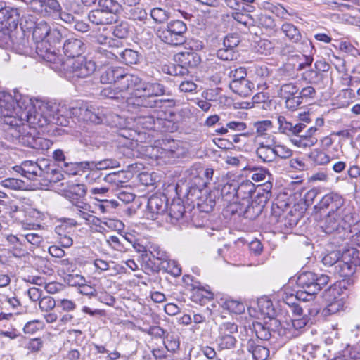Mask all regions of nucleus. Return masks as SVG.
I'll list each match as a JSON object with an SVG mask.
<instances>
[{
    "label": "nucleus",
    "instance_id": "nucleus-47",
    "mask_svg": "<svg viewBox=\"0 0 360 360\" xmlns=\"http://www.w3.org/2000/svg\"><path fill=\"white\" fill-rule=\"evenodd\" d=\"M274 151V147L257 148L256 153L263 162H271L276 159Z\"/></svg>",
    "mask_w": 360,
    "mask_h": 360
},
{
    "label": "nucleus",
    "instance_id": "nucleus-4",
    "mask_svg": "<svg viewBox=\"0 0 360 360\" xmlns=\"http://www.w3.org/2000/svg\"><path fill=\"white\" fill-rule=\"evenodd\" d=\"M6 131L13 141H18L23 146L36 150H46L53 144L49 139L36 136L37 134L36 129L30 128L28 125L20 126L18 128H7Z\"/></svg>",
    "mask_w": 360,
    "mask_h": 360
},
{
    "label": "nucleus",
    "instance_id": "nucleus-48",
    "mask_svg": "<svg viewBox=\"0 0 360 360\" xmlns=\"http://www.w3.org/2000/svg\"><path fill=\"white\" fill-rule=\"evenodd\" d=\"M328 304L323 310L324 316H328L336 314L343 309L345 305L344 299H338L333 302H327Z\"/></svg>",
    "mask_w": 360,
    "mask_h": 360
},
{
    "label": "nucleus",
    "instance_id": "nucleus-28",
    "mask_svg": "<svg viewBox=\"0 0 360 360\" xmlns=\"http://www.w3.org/2000/svg\"><path fill=\"white\" fill-rule=\"evenodd\" d=\"M175 60L183 67L195 68L200 63V57L195 51L181 52L176 55Z\"/></svg>",
    "mask_w": 360,
    "mask_h": 360
},
{
    "label": "nucleus",
    "instance_id": "nucleus-17",
    "mask_svg": "<svg viewBox=\"0 0 360 360\" xmlns=\"http://www.w3.org/2000/svg\"><path fill=\"white\" fill-rule=\"evenodd\" d=\"M167 207L166 196L163 195H153L149 198L146 212L148 219L155 220L158 216L165 212Z\"/></svg>",
    "mask_w": 360,
    "mask_h": 360
},
{
    "label": "nucleus",
    "instance_id": "nucleus-7",
    "mask_svg": "<svg viewBox=\"0 0 360 360\" xmlns=\"http://www.w3.org/2000/svg\"><path fill=\"white\" fill-rule=\"evenodd\" d=\"M187 26L180 20H172L157 30L158 37L165 43L179 46L185 42Z\"/></svg>",
    "mask_w": 360,
    "mask_h": 360
},
{
    "label": "nucleus",
    "instance_id": "nucleus-45",
    "mask_svg": "<svg viewBox=\"0 0 360 360\" xmlns=\"http://www.w3.org/2000/svg\"><path fill=\"white\" fill-rule=\"evenodd\" d=\"M184 206L179 202H173L169 208L168 217L171 223H175L181 219L184 214Z\"/></svg>",
    "mask_w": 360,
    "mask_h": 360
},
{
    "label": "nucleus",
    "instance_id": "nucleus-53",
    "mask_svg": "<svg viewBox=\"0 0 360 360\" xmlns=\"http://www.w3.org/2000/svg\"><path fill=\"white\" fill-rule=\"evenodd\" d=\"M311 160L317 165H323L330 162V157L323 151L314 150L309 155Z\"/></svg>",
    "mask_w": 360,
    "mask_h": 360
},
{
    "label": "nucleus",
    "instance_id": "nucleus-18",
    "mask_svg": "<svg viewBox=\"0 0 360 360\" xmlns=\"http://www.w3.org/2000/svg\"><path fill=\"white\" fill-rule=\"evenodd\" d=\"M15 112V100L13 96L6 92H0V117L4 118V122L8 125L7 120L11 118H16L14 116Z\"/></svg>",
    "mask_w": 360,
    "mask_h": 360
},
{
    "label": "nucleus",
    "instance_id": "nucleus-40",
    "mask_svg": "<svg viewBox=\"0 0 360 360\" xmlns=\"http://www.w3.org/2000/svg\"><path fill=\"white\" fill-rule=\"evenodd\" d=\"M248 205H245V207L240 208L239 210H236V212H238L239 214H243L245 218L250 219H256L261 213L263 210H262L259 207H257V205L251 202L249 203V201H247Z\"/></svg>",
    "mask_w": 360,
    "mask_h": 360
},
{
    "label": "nucleus",
    "instance_id": "nucleus-27",
    "mask_svg": "<svg viewBox=\"0 0 360 360\" xmlns=\"http://www.w3.org/2000/svg\"><path fill=\"white\" fill-rule=\"evenodd\" d=\"M79 166L83 168H87L92 172H97L98 170L118 167H120V163L115 159H104L98 162L92 161L80 162Z\"/></svg>",
    "mask_w": 360,
    "mask_h": 360
},
{
    "label": "nucleus",
    "instance_id": "nucleus-39",
    "mask_svg": "<svg viewBox=\"0 0 360 360\" xmlns=\"http://www.w3.org/2000/svg\"><path fill=\"white\" fill-rule=\"evenodd\" d=\"M342 283H335L325 290L323 297L326 302H333L338 299H344L342 296Z\"/></svg>",
    "mask_w": 360,
    "mask_h": 360
},
{
    "label": "nucleus",
    "instance_id": "nucleus-58",
    "mask_svg": "<svg viewBox=\"0 0 360 360\" xmlns=\"http://www.w3.org/2000/svg\"><path fill=\"white\" fill-rule=\"evenodd\" d=\"M148 253L150 258L153 257L162 262L167 257L166 252L162 250L157 244H150L148 246Z\"/></svg>",
    "mask_w": 360,
    "mask_h": 360
},
{
    "label": "nucleus",
    "instance_id": "nucleus-31",
    "mask_svg": "<svg viewBox=\"0 0 360 360\" xmlns=\"http://www.w3.org/2000/svg\"><path fill=\"white\" fill-rule=\"evenodd\" d=\"M317 129L315 127H309L304 134H300L299 139H295L293 142L298 146L311 147L314 146L317 142V139L314 137V134L316 132Z\"/></svg>",
    "mask_w": 360,
    "mask_h": 360
},
{
    "label": "nucleus",
    "instance_id": "nucleus-36",
    "mask_svg": "<svg viewBox=\"0 0 360 360\" xmlns=\"http://www.w3.org/2000/svg\"><path fill=\"white\" fill-rule=\"evenodd\" d=\"M98 8L110 15L118 16L122 6L115 0H98Z\"/></svg>",
    "mask_w": 360,
    "mask_h": 360
},
{
    "label": "nucleus",
    "instance_id": "nucleus-63",
    "mask_svg": "<svg viewBox=\"0 0 360 360\" xmlns=\"http://www.w3.org/2000/svg\"><path fill=\"white\" fill-rule=\"evenodd\" d=\"M247 76L246 69L243 67H239L233 70H230L229 77L231 79L230 83H235L236 82H241L245 79Z\"/></svg>",
    "mask_w": 360,
    "mask_h": 360
},
{
    "label": "nucleus",
    "instance_id": "nucleus-16",
    "mask_svg": "<svg viewBox=\"0 0 360 360\" xmlns=\"http://www.w3.org/2000/svg\"><path fill=\"white\" fill-rule=\"evenodd\" d=\"M238 333V326L234 323L226 322L220 325L219 336L217 338L218 347L221 349L233 348L236 342L234 334Z\"/></svg>",
    "mask_w": 360,
    "mask_h": 360
},
{
    "label": "nucleus",
    "instance_id": "nucleus-54",
    "mask_svg": "<svg viewBox=\"0 0 360 360\" xmlns=\"http://www.w3.org/2000/svg\"><path fill=\"white\" fill-rule=\"evenodd\" d=\"M193 298L195 302H199L201 304L205 303L206 301L213 299V293L210 290L202 288H197L194 290Z\"/></svg>",
    "mask_w": 360,
    "mask_h": 360
},
{
    "label": "nucleus",
    "instance_id": "nucleus-42",
    "mask_svg": "<svg viewBox=\"0 0 360 360\" xmlns=\"http://www.w3.org/2000/svg\"><path fill=\"white\" fill-rule=\"evenodd\" d=\"M289 305V307L294 316V318L302 317L305 316L304 314V310H307L308 314L310 316H314L319 312V308L315 307L312 309H309L307 307V305L302 306L300 304L292 302L291 304L289 302H287Z\"/></svg>",
    "mask_w": 360,
    "mask_h": 360
},
{
    "label": "nucleus",
    "instance_id": "nucleus-44",
    "mask_svg": "<svg viewBox=\"0 0 360 360\" xmlns=\"http://www.w3.org/2000/svg\"><path fill=\"white\" fill-rule=\"evenodd\" d=\"M281 30L290 40L295 43H298L301 39L302 35L300 32L297 27L292 23H284L282 25Z\"/></svg>",
    "mask_w": 360,
    "mask_h": 360
},
{
    "label": "nucleus",
    "instance_id": "nucleus-10",
    "mask_svg": "<svg viewBox=\"0 0 360 360\" xmlns=\"http://www.w3.org/2000/svg\"><path fill=\"white\" fill-rule=\"evenodd\" d=\"M271 213L276 221L283 223L286 228L295 226L301 217L300 211L291 207L285 201L279 200L272 205Z\"/></svg>",
    "mask_w": 360,
    "mask_h": 360
},
{
    "label": "nucleus",
    "instance_id": "nucleus-26",
    "mask_svg": "<svg viewBox=\"0 0 360 360\" xmlns=\"http://www.w3.org/2000/svg\"><path fill=\"white\" fill-rule=\"evenodd\" d=\"M247 349L252 354L254 360H266L270 355L269 348L261 345L259 340H249L247 343Z\"/></svg>",
    "mask_w": 360,
    "mask_h": 360
},
{
    "label": "nucleus",
    "instance_id": "nucleus-62",
    "mask_svg": "<svg viewBox=\"0 0 360 360\" xmlns=\"http://www.w3.org/2000/svg\"><path fill=\"white\" fill-rule=\"evenodd\" d=\"M65 281L70 286L79 288L81 285H84L86 280L80 274L71 273L66 274Z\"/></svg>",
    "mask_w": 360,
    "mask_h": 360
},
{
    "label": "nucleus",
    "instance_id": "nucleus-52",
    "mask_svg": "<svg viewBox=\"0 0 360 360\" xmlns=\"http://www.w3.org/2000/svg\"><path fill=\"white\" fill-rule=\"evenodd\" d=\"M341 257H342V253L340 252V251H338V250L331 251L329 253L326 254L322 258V263L326 266L335 267L336 264L339 262Z\"/></svg>",
    "mask_w": 360,
    "mask_h": 360
},
{
    "label": "nucleus",
    "instance_id": "nucleus-24",
    "mask_svg": "<svg viewBox=\"0 0 360 360\" xmlns=\"http://www.w3.org/2000/svg\"><path fill=\"white\" fill-rule=\"evenodd\" d=\"M15 112L14 116L16 117L18 124H22L25 122V118H22V114L24 112H30L34 108V103L32 101L26 96H15Z\"/></svg>",
    "mask_w": 360,
    "mask_h": 360
},
{
    "label": "nucleus",
    "instance_id": "nucleus-8",
    "mask_svg": "<svg viewBox=\"0 0 360 360\" xmlns=\"http://www.w3.org/2000/svg\"><path fill=\"white\" fill-rule=\"evenodd\" d=\"M359 265V252L356 248H349L342 252V257L335 267H333V273L340 277H349L355 273Z\"/></svg>",
    "mask_w": 360,
    "mask_h": 360
},
{
    "label": "nucleus",
    "instance_id": "nucleus-2",
    "mask_svg": "<svg viewBox=\"0 0 360 360\" xmlns=\"http://www.w3.org/2000/svg\"><path fill=\"white\" fill-rule=\"evenodd\" d=\"M71 120L75 117L79 121L89 122L94 124L105 123L106 124H116L119 116L112 113L109 109L103 106L83 105L81 107L70 108Z\"/></svg>",
    "mask_w": 360,
    "mask_h": 360
},
{
    "label": "nucleus",
    "instance_id": "nucleus-1",
    "mask_svg": "<svg viewBox=\"0 0 360 360\" xmlns=\"http://www.w3.org/2000/svg\"><path fill=\"white\" fill-rule=\"evenodd\" d=\"M126 83L129 85L130 94L134 95L127 98L128 105L144 108H156L160 106L162 100L155 97L167 94L165 86L158 82H144L136 75L127 77Z\"/></svg>",
    "mask_w": 360,
    "mask_h": 360
},
{
    "label": "nucleus",
    "instance_id": "nucleus-14",
    "mask_svg": "<svg viewBox=\"0 0 360 360\" xmlns=\"http://www.w3.org/2000/svg\"><path fill=\"white\" fill-rule=\"evenodd\" d=\"M134 75L126 74L124 70L120 67L108 68L101 75V82L103 84L114 83L120 88L121 91H129V85L126 83L127 77H133Z\"/></svg>",
    "mask_w": 360,
    "mask_h": 360
},
{
    "label": "nucleus",
    "instance_id": "nucleus-32",
    "mask_svg": "<svg viewBox=\"0 0 360 360\" xmlns=\"http://www.w3.org/2000/svg\"><path fill=\"white\" fill-rule=\"evenodd\" d=\"M236 189L237 200L241 199L246 201L252 198L253 193L256 191L255 184L250 180L243 181L240 184H236Z\"/></svg>",
    "mask_w": 360,
    "mask_h": 360
},
{
    "label": "nucleus",
    "instance_id": "nucleus-25",
    "mask_svg": "<svg viewBox=\"0 0 360 360\" xmlns=\"http://www.w3.org/2000/svg\"><path fill=\"white\" fill-rule=\"evenodd\" d=\"M219 190L215 189L209 193L205 191L201 196L197 198V206L200 212L208 213L211 212L216 205V198L219 194Z\"/></svg>",
    "mask_w": 360,
    "mask_h": 360
},
{
    "label": "nucleus",
    "instance_id": "nucleus-50",
    "mask_svg": "<svg viewBox=\"0 0 360 360\" xmlns=\"http://www.w3.org/2000/svg\"><path fill=\"white\" fill-rule=\"evenodd\" d=\"M20 11L16 8H11L10 15H8V22H5L6 30L11 31L17 28L20 21Z\"/></svg>",
    "mask_w": 360,
    "mask_h": 360
},
{
    "label": "nucleus",
    "instance_id": "nucleus-15",
    "mask_svg": "<svg viewBox=\"0 0 360 360\" xmlns=\"http://www.w3.org/2000/svg\"><path fill=\"white\" fill-rule=\"evenodd\" d=\"M47 159H40L37 162L32 160L23 161L19 167V171L22 176L32 181L40 180L44 171L48 165Z\"/></svg>",
    "mask_w": 360,
    "mask_h": 360
},
{
    "label": "nucleus",
    "instance_id": "nucleus-23",
    "mask_svg": "<svg viewBox=\"0 0 360 360\" xmlns=\"http://www.w3.org/2000/svg\"><path fill=\"white\" fill-rule=\"evenodd\" d=\"M119 16L110 15L101 8L94 9L89 13V20L96 25H108L115 23Z\"/></svg>",
    "mask_w": 360,
    "mask_h": 360
},
{
    "label": "nucleus",
    "instance_id": "nucleus-5",
    "mask_svg": "<svg viewBox=\"0 0 360 360\" xmlns=\"http://www.w3.org/2000/svg\"><path fill=\"white\" fill-rule=\"evenodd\" d=\"M34 107L36 109L44 113L45 117L47 118L49 124L53 123L57 125L64 127L70 126V108H68L65 105H60L53 101H46L36 100L34 101Z\"/></svg>",
    "mask_w": 360,
    "mask_h": 360
},
{
    "label": "nucleus",
    "instance_id": "nucleus-11",
    "mask_svg": "<svg viewBox=\"0 0 360 360\" xmlns=\"http://www.w3.org/2000/svg\"><path fill=\"white\" fill-rule=\"evenodd\" d=\"M50 25L44 20H40L37 22L32 30V37L34 40L37 43V53L41 56L43 58L49 61H55L56 56L48 50H46L45 53H43V51L40 49V46H43L46 44V39L50 32Z\"/></svg>",
    "mask_w": 360,
    "mask_h": 360
},
{
    "label": "nucleus",
    "instance_id": "nucleus-12",
    "mask_svg": "<svg viewBox=\"0 0 360 360\" xmlns=\"http://www.w3.org/2000/svg\"><path fill=\"white\" fill-rule=\"evenodd\" d=\"M67 70L73 77L86 78L91 75L96 70V63L84 57L77 58L65 63Z\"/></svg>",
    "mask_w": 360,
    "mask_h": 360
},
{
    "label": "nucleus",
    "instance_id": "nucleus-9",
    "mask_svg": "<svg viewBox=\"0 0 360 360\" xmlns=\"http://www.w3.org/2000/svg\"><path fill=\"white\" fill-rule=\"evenodd\" d=\"M349 205L345 203L342 197L336 193H330L325 195L319 200V202L314 205V209L316 212H321L323 210L329 209V212H337V213L342 214L345 216V220L350 219V208Z\"/></svg>",
    "mask_w": 360,
    "mask_h": 360
},
{
    "label": "nucleus",
    "instance_id": "nucleus-30",
    "mask_svg": "<svg viewBox=\"0 0 360 360\" xmlns=\"http://www.w3.org/2000/svg\"><path fill=\"white\" fill-rule=\"evenodd\" d=\"M229 88L235 94H238L242 97H247L252 93V91L255 89V85L251 81L245 79L241 80V82L230 83Z\"/></svg>",
    "mask_w": 360,
    "mask_h": 360
},
{
    "label": "nucleus",
    "instance_id": "nucleus-20",
    "mask_svg": "<svg viewBox=\"0 0 360 360\" xmlns=\"http://www.w3.org/2000/svg\"><path fill=\"white\" fill-rule=\"evenodd\" d=\"M277 121L279 132L288 136H299L300 134L304 132V129L307 127L304 123L293 124L283 115H278Z\"/></svg>",
    "mask_w": 360,
    "mask_h": 360
},
{
    "label": "nucleus",
    "instance_id": "nucleus-51",
    "mask_svg": "<svg viewBox=\"0 0 360 360\" xmlns=\"http://www.w3.org/2000/svg\"><path fill=\"white\" fill-rule=\"evenodd\" d=\"M298 91V86L294 83H286L281 86L278 90V96L282 98H285L295 96Z\"/></svg>",
    "mask_w": 360,
    "mask_h": 360
},
{
    "label": "nucleus",
    "instance_id": "nucleus-6",
    "mask_svg": "<svg viewBox=\"0 0 360 360\" xmlns=\"http://www.w3.org/2000/svg\"><path fill=\"white\" fill-rule=\"evenodd\" d=\"M329 280V276L325 274H316L311 271L301 273L297 283L303 291L297 292L296 298L302 299L304 302L309 300L328 284Z\"/></svg>",
    "mask_w": 360,
    "mask_h": 360
},
{
    "label": "nucleus",
    "instance_id": "nucleus-64",
    "mask_svg": "<svg viewBox=\"0 0 360 360\" xmlns=\"http://www.w3.org/2000/svg\"><path fill=\"white\" fill-rule=\"evenodd\" d=\"M39 309L41 311L49 312L56 307V301L51 296H44L39 301Z\"/></svg>",
    "mask_w": 360,
    "mask_h": 360
},
{
    "label": "nucleus",
    "instance_id": "nucleus-57",
    "mask_svg": "<svg viewBox=\"0 0 360 360\" xmlns=\"http://www.w3.org/2000/svg\"><path fill=\"white\" fill-rule=\"evenodd\" d=\"M335 360H360V350L357 347L347 348Z\"/></svg>",
    "mask_w": 360,
    "mask_h": 360
},
{
    "label": "nucleus",
    "instance_id": "nucleus-35",
    "mask_svg": "<svg viewBox=\"0 0 360 360\" xmlns=\"http://www.w3.org/2000/svg\"><path fill=\"white\" fill-rule=\"evenodd\" d=\"M53 159L60 163V167L63 168L68 174H76L77 173V170L75 169L76 165L79 166V164L75 163H68L65 162V156L62 150L58 149L53 152Z\"/></svg>",
    "mask_w": 360,
    "mask_h": 360
},
{
    "label": "nucleus",
    "instance_id": "nucleus-49",
    "mask_svg": "<svg viewBox=\"0 0 360 360\" xmlns=\"http://www.w3.org/2000/svg\"><path fill=\"white\" fill-rule=\"evenodd\" d=\"M130 26L128 22L122 20L114 27L112 34L119 39H126L129 35Z\"/></svg>",
    "mask_w": 360,
    "mask_h": 360
},
{
    "label": "nucleus",
    "instance_id": "nucleus-13",
    "mask_svg": "<svg viewBox=\"0 0 360 360\" xmlns=\"http://www.w3.org/2000/svg\"><path fill=\"white\" fill-rule=\"evenodd\" d=\"M22 115V117L25 118V122L22 124H18L16 118L8 119L7 122L10 124L9 128H18L20 126L28 125L30 128L37 129V127H43L49 124L48 120L44 117V113L36 109L34 106L30 112H24Z\"/></svg>",
    "mask_w": 360,
    "mask_h": 360
},
{
    "label": "nucleus",
    "instance_id": "nucleus-34",
    "mask_svg": "<svg viewBox=\"0 0 360 360\" xmlns=\"http://www.w3.org/2000/svg\"><path fill=\"white\" fill-rule=\"evenodd\" d=\"M222 199L228 202L237 203L236 183H227L223 185L220 189Z\"/></svg>",
    "mask_w": 360,
    "mask_h": 360
},
{
    "label": "nucleus",
    "instance_id": "nucleus-37",
    "mask_svg": "<svg viewBox=\"0 0 360 360\" xmlns=\"http://www.w3.org/2000/svg\"><path fill=\"white\" fill-rule=\"evenodd\" d=\"M63 179L61 172L56 169L53 165H51L48 160V165L46 169L44 171L41 181H47L49 183H57Z\"/></svg>",
    "mask_w": 360,
    "mask_h": 360
},
{
    "label": "nucleus",
    "instance_id": "nucleus-59",
    "mask_svg": "<svg viewBox=\"0 0 360 360\" xmlns=\"http://www.w3.org/2000/svg\"><path fill=\"white\" fill-rule=\"evenodd\" d=\"M63 31L64 30L58 27H50V32H49L45 41L46 43L49 44H56L59 43L63 38Z\"/></svg>",
    "mask_w": 360,
    "mask_h": 360
},
{
    "label": "nucleus",
    "instance_id": "nucleus-38",
    "mask_svg": "<svg viewBox=\"0 0 360 360\" xmlns=\"http://www.w3.org/2000/svg\"><path fill=\"white\" fill-rule=\"evenodd\" d=\"M126 15L132 20L144 22L147 19V13L142 5L139 4L126 9Z\"/></svg>",
    "mask_w": 360,
    "mask_h": 360
},
{
    "label": "nucleus",
    "instance_id": "nucleus-61",
    "mask_svg": "<svg viewBox=\"0 0 360 360\" xmlns=\"http://www.w3.org/2000/svg\"><path fill=\"white\" fill-rule=\"evenodd\" d=\"M1 184L3 187L12 190H20L25 186L23 181L15 178H8L2 180Z\"/></svg>",
    "mask_w": 360,
    "mask_h": 360
},
{
    "label": "nucleus",
    "instance_id": "nucleus-3",
    "mask_svg": "<svg viewBox=\"0 0 360 360\" xmlns=\"http://www.w3.org/2000/svg\"><path fill=\"white\" fill-rule=\"evenodd\" d=\"M350 219L345 221V216L342 214H338L337 212H329L324 219L321 228L327 234H332L336 231L340 232V229H349L350 233H354L360 236V220L357 219V214L354 208H350Z\"/></svg>",
    "mask_w": 360,
    "mask_h": 360
},
{
    "label": "nucleus",
    "instance_id": "nucleus-19",
    "mask_svg": "<svg viewBox=\"0 0 360 360\" xmlns=\"http://www.w3.org/2000/svg\"><path fill=\"white\" fill-rule=\"evenodd\" d=\"M66 197L72 203V205L75 207L74 211L79 217L89 221H90L91 219H92L91 221L94 223V220H99L98 218H96L94 216L89 213L91 206L89 204L84 202L82 198L77 199L76 195H72V194H70V191L67 192Z\"/></svg>",
    "mask_w": 360,
    "mask_h": 360
},
{
    "label": "nucleus",
    "instance_id": "nucleus-29",
    "mask_svg": "<svg viewBox=\"0 0 360 360\" xmlns=\"http://www.w3.org/2000/svg\"><path fill=\"white\" fill-rule=\"evenodd\" d=\"M271 184H264L259 186L256 188L255 192L256 195L252 202L263 210L271 196Z\"/></svg>",
    "mask_w": 360,
    "mask_h": 360
},
{
    "label": "nucleus",
    "instance_id": "nucleus-22",
    "mask_svg": "<svg viewBox=\"0 0 360 360\" xmlns=\"http://www.w3.org/2000/svg\"><path fill=\"white\" fill-rule=\"evenodd\" d=\"M308 322L305 316L298 318H293L291 323H286L279 330V334L285 336L287 339H290L298 335V330L304 328Z\"/></svg>",
    "mask_w": 360,
    "mask_h": 360
},
{
    "label": "nucleus",
    "instance_id": "nucleus-43",
    "mask_svg": "<svg viewBox=\"0 0 360 360\" xmlns=\"http://www.w3.org/2000/svg\"><path fill=\"white\" fill-rule=\"evenodd\" d=\"M119 59L126 65L136 64L139 60V53L131 49H125L124 51L117 50Z\"/></svg>",
    "mask_w": 360,
    "mask_h": 360
},
{
    "label": "nucleus",
    "instance_id": "nucleus-41",
    "mask_svg": "<svg viewBox=\"0 0 360 360\" xmlns=\"http://www.w3.org/2000/svg\"><path fill=\"white\" fill-rule=\"evenodd\" d=\"M160 269L165 272L177 277L181 274V269L177 262L168 259L167 257L160 262Z\"/></svg>",
    "mask_w": 360,
    "mask_h": 360
},
{
    "label": "nucleus",
    "instance_id": "nucleus-33",
    "mask_svg": "<svg viewBox=\"0 0 360 360\" xmlns=\"http://www.w3.org/2000/svg\"><path fill=\"white\" fill-rule=\"evenodd\" d=\"M127 92L130 94V91H121L120 88H117V85L114 86H110L103 89L100 95L103 98H111V99H126L129 98L127 96Z\"/></svg>",
    "mask_w": 360,
    "mask_h": 360
},
{
    "label": "nucleus",
    "instance_id": "nucleus-55",
    "mask_svg": "<svg viewBox=\"0 0 360 360\" xmlns=\"http://www.w3.org/2000/svg\"><path fill=\"white\" fill-rule=\"evenodd\" d=\"M44 16L58 14L61 6L57 0H44Z\"/></svg>",
    "mask_w": 360,
    "mask_h": 360
},
{
    "label": "nucleus",
    "instance_id": "nucleus-56",
    "mask_svg": "<svg viewBox=\"0 0 360 360\" xmlns=\"http://www.w3.org/2000/svg\"><path fill=\"white\" fill-rule=\"evenodd\" d=\"M303 77L311 84H319L323 80V74L315 68L304 72Z\"/></svg>",
    "mask_w": 360,
    "mask_h": 360
},
{
    "label": "nucleus",
    "instance_id": "nucleus-21",
    "mask_svg": "<svg viewBox=\"0 0 360 360\" xmlns=\"http://www.w3.org/2000/svg\"><path fill=\"white\" fill-rule=\"evenodd\" d=\"M86 48L82 39L72 37L65 41L63 50L67 57L77 58L85 52Z\"/></svg>",
    "mask_w": 360,
    "mask_h": 360
},
{
    "label": "nucleus",
    "instance_id": "nucleus-46",
    "mask_svg": "<svg viewBox=\"0 0 360 360\" xmlns=\"http://www.w3.org/2000/svg\"><path fill=\"white\" fill-rule=\"evenodd\" d=\"M254 128L256 130L255 138L269 135L267 132L273 128V123L271 120H266L262 121H257L253 124Z\"/></svg>",
    "mask_w": 360,
    "mask_h": 360
},
{
    "label": "nucleus",
    "instance_id": "nucleus-60",
    "mask_svg": "<svg viewBox=\"0 0 360 360\" xmlns=\"http://www.w3.org/2000/svg\"><path fill=\"white\" fill-rule=\"evenodd\" d=\"M253 329L255 332L256 336L260 340H266L271 337L269 329L261 323L257 322L253 323Z\"/></svg>",
    "mask_w": 360,
    "mask_h": 360
}]
</instances>
